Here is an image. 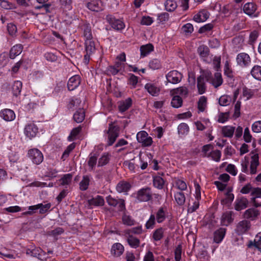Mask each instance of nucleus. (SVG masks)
<instances>
[{"mask_svg":"<svg viewBox=\"0 0 261 261\" xmlns=\"http://www.w3.org/2000/svg\"><path fill=\"white\" fill-rule=\"evenodd\" d=\"M72 178V175L70 173H68L64 175L63 177L60 179V182L61 185H69Z\"/></svg>","mask_w":261,"mask_h":261,"instance_id":"09e8293b","label":"nucleus"},{"mask_svg":"<svg viewBox=\"0 0 261 261\" xmlns=\"http://www.w3.org/2000/svg\"><path fill=\"white\" fill-rule=\"evenodd\" d=\"M248 204V199L244 197H242L240 198H237L235 202V210L239 211L247 207Z\"/></svg>","mask_w":261,"mask_h":261,"instance_id":"dca6fc26","label":"nucleus"},{"mask_svg":"<svg viewBox=\"0 0 261 261\" xmlns=\"http://www.w3.org/2000/svg\"><path fill=\"white\" fill-rule=\"evenodd\" d=\"M165 180L160 176H155L153 179V185L158 189H162L164 187Z\"/></svg>","mask_w":261,"mask_h":261,"instance_id":"2f4dec72","label":"nucleus"},{"mask_svg":"<svg viewBox=\"0 0 261 261\" xmlns=\"http://www.w3.org/2000/svg\"><path fill=\"white\" fill-rule=\"evenodd\" d=\"M85 50L86 53L92 54L95 51L94 42L92 40H85Z\"/></svg>","mask_w":261,"mask_h":261,"instance_id":"c9c22d12","label":"nucleus"},{"mask_svg":"<svg viewBox=\"0 0 261 261\" xmlns=\"http://www.w3.org/2000/svg\"><path fill=\"white\" fill-rule=\"evenodd\" d=\"M232 212L229 211L224 213L221 217V224L224 226H228L230 224L233 219L232 217Z\"/></svg>","mask_w":261,"mask_h":261,"instance_id":"4be33fe9","label":"nucleus"},{"mask_svg":"<svg viewBox=\"0 0 261 261\" xmlns=\"http://www.w3.org/2000/svg\"><path fill=\"white\" fill-rule=\"evenodd\" d=\"M259 215V212L254 208H249L246 210L244 214L245 218L250 219L251 220H254Z\"/></svg>","mask_w":261,"mask_h":261,"instance_id":"412c9836","label":"nucleus"},{"mask_svg":"<svg viewBox=\"0 0 261 261\" xmlns=\"http://www.w3.org/2000/svg\"><path fill=\"white\" fill-rule=\"evenodd\" d=\"M97 155L96 153L92 155L90 154V156L89 157V160L88 161V165L90 168L89 170L90 171L93 170L95 167V165L97 163Z\"/></svg>","mask_w":261,"mask_h":261,"instance_id":"c03bdc74","label":"nucleus"},{"mask_svg":"<svg viewBox=\"0 0 261 261\" xmlns=\"http://www.w3.org/2000/svg\"><path fill=\"white\" fill-rule=\"evenodd\" d=\"M166 77L168 82L176 84L181 81L182 75L177 70H172L166 74Z\"/></svg>","mask_w":261,"mask_h":261,"instance_id":"6e6552de","label":"nucleus"},{"mask_svg":"<svg viewBox=\"0 0 261 261\" xmlns=\"http://www.w3.org/2000/svg\"><path fill=\"white\" fill-rule=\"evenodd\" d=\"M139 201H148L152 199L151 189L148 187L139 190L136 197Z\"/></svg>","mask_w":261,"mask_h":261,"instance_id":"20e7f679","label":"nucleus"},{"mask_svg":"<svg viewBox=\"0 0 261 261\" xmlns=\"http://www.w3.org/2000/svg\"><path fill=\"white\" fill-rule=\"evenodd\" d=\"M251 74L256 80L261 81V66L255 65L251 70Z\"/></svg>","mask_w":261,"mask_h":261,"instance_id":"f704fd0d","label":"nucleus"},{"mask_svg":"<svg viewBox=\"0 0 261 261\" xmlns=\"http://www.w3.org/2000/svg\"><path fill=\"white\" fill-rule=\"evenodd\" d=\"M85 117V111L83 108H79L74 114L73 118L77 123L82 122Z\"/></svg>","mask_w":261,"mask_h":261,"instance_id":"cd10ccee","label":"nucleus"},{"mask_svg":"<svg viewBox=\"0 0 261 261\" xmlns=\"http://www.w3.org/2000/svg\"><path fill=\"white\" fill-rule=\"evenodd\" d=\"M130 188L131 185L128 182L122 180L118 183L116 190L119 193H126L130 190Z\"/></svg>","mask_w":261,"mask_h":261,"instance_id":"aec40b11","label":"nucleus"},{"mask_svg":"<svg viewBox=\"0 0 261 261\" xmlns=\"http://www.w3.org/2000/svg\"><path fill=\"white\" fill-rule=\"evenodd\" d=\"M121 63L117 62L113 66L110 67V71L114 75L117 74L121 70Z\"/></svg>","mask_w":261,"mask_h":261,"instance_id":"bf43d9fd","label":"nucleus"},{"mask_svg":"<svg viewBox=\"0 0 261 261\" xmlns=\"http://www.w3.org/2000/svg\"><path fill=\"white\" fill-rule=\"evenodd\" d=\"M132 105V100L130 98H127L124 101L120 102L118 108L119 110L121 113L125 112Z\"/></svg>","mask_w":261,"mask_h":261,"instance_id":"bb28decb","label":"nucleus"},{"mask_svg":"<svg viewBox=\"0 0 261 261\" xmlns=\"http://www.w3.org/2000/svg\"><path fill=\"white\" fill-rule=\"evenodd\" d=\"M84 30V36L86 40H92L93 36L91 32V27L90 24H84L83 27Z\"/></svg>","mask_w":261,"mask_h":261,"instance_id":"72a5a7b5","label":"nucleus"},{"mask_svg":"<svg viewBox=\"0 0 261 261\" xmlns=\"http://www.w3.org/2000/svg\"><path fill=\"white\" fill-rule=\"evenodd\" d=\"M122 221L124 224L128 226L134 225L135 223V221L130 216L126 215L122 216Z\"/></svg>","mask_w":261,"mask_h":261,"instance_id":"4d7b16f0","label":"nucleus"},{"mask_svg":"<svg viewBox=\"0 0 261 261\" xmlns=\"http://www.w3.org/2000/svg\"><path fill=\"white\" fill-rule=\"evenodd\" d=\"M88 8L95 12H99L103 10L102 3L99 0H94L87 4Z\"/></svg>","mask_w":261,"mask_h":261,"instance_id":"4468645a","label":"nucleus"},{"mask_svg":"<svg viewBox=\"0 0 261 261\" xmlns=\"http://www.w3.org/2000/svg\"><path fill=\"white\" fill-rule=\"evenodd\" d=\"M109 160L110 158L108 154H103L98 160V166H103L107 164L109 162Z\"/></svg>","mask_w":261,"mask_h":261,"instance_id":"052dcab7","label":"nucleus"},{"mask_svg":"<svg viewBox=\"0 0 261 261\" xmlns=\"http://www.w3.org/2000/svg\"><path fill=\"white\" fill-rule=\"evenodd\" d=\"M238 65L242 68L247 67L250 65L251 60L248 54L245 53L239 54L236 58Z\"/></svg>","mask_w":261,"mask_h":261,"instance_id":"423d86ee","label":"nucleus"},{"mask_svg":"<svg viewBox=\"0 0 261 261\" xmlns=\"http://www.w3.org/2000/svg\"><path fill=\"white\" fill-rule=\"evenodd\" d=\"M181 31L184 33H185L186 35H190L191 33H192V32L194 31V28H193V25L191 23H188L184 24L181 27Z\"/></svg>","mask_w":261,"mask_h":261,"instance_id":"3c124183","label":"nucleus"},{"mask_svg":"<svg viewBox=\"0 0 261 261\" xmlns=\"http://www.w3.org/2000/svg\"><path fill=\"white\" fill-rule=\"evenodd\" d=\"M42 250L40 248L33 247L32 248H28L26 253L33 257L40 258Z\"/></svg>","mask_w":261,"mask_h":261,"instance_id":"c756f323","label":"nucleus"},{"mask_svg":"<svg viewBox=\"0 0 261 261\" xmlns=\"http://www.w3.org/2000/svg\"><path fill=\"white\" fill-rule=\"evenodd\" d=\"M164 5L166 10L169 12L173 11L177 6L176 3L174 0H167Z\"/></svg>","mask_w":261,"mask_h":261,"instance_id":"a19ab883","label":"nucleus"},{"mask_svg":"<svg viewBox=\"0 0 261 261\" xmlns=\"http://www.w3.org/2000/svg\"><path fill=\"white\" fill-rule=\"evenodd\" d=\"M215 88H218L223 83V79L221 73L216 72L214 77H212L211 83Z\"/></svg>","mask_w":261,"mask_h":261,"instance_id":"a878e982","label":"nucleus"},{"mask_svg":"<svg viewBox=\"0 0 261 261\" xmlns=\"http://www.w3.org/2000/svg\"><path fill=\"white\" fill-rule=\"evenodd\" d=\"M197 89L199 94H203L206 91L205 81L203 80L202 77H197Z\"/></svg>","mask_w":261,"mask_h":261,"instance_id":"e433bc0d","label":"nucleus"},{"mask_svg":"<svg viewBox=\"0 0 261 261\" xmlns=\"http://www.w3.org/2000/svg\"><path fill=\"white\" fill-rule=\"evenodd\" d=\"M257 6L253 2L246 3L243 7L244 12L251 17H257L259 16V12H256Z\"/></svg>","mask_w":261,"mask_h":261,"instance_id":"39448f33","label":"nucleus"},{"mask_svg":"<svg viewBox=\"0 0 261 261\" xmlns=\"http://www.w3.org/2000/svg\"><path fill=\"white\" fill-rule=\"evenodd\" d=\"M234 132V127L225 126L222 128V133L224 137L231 138Z\"/></svg>","mask_w":261,"mask_h":261,"instance_id":"79ce46f5","label":"nucleus"},{"mask_svg":"<svg viewBox=\"0 0 261 261\" xmlns=\"http://www.w3.org/2000/svg\"><path fill=\"white\" fill-rule=\"evenodd\" d=\"M178 133L180 136L187 135L189 132V127L187 124L185 123H180L178 126Z\"/></svg>","mask_w":261,"mask_h":261,"instance_id":"ea45409f","label":"nucleus"},{"mask_svg":"<svg viewBox=\"0 0 261 261\" xmlns=\"http://www.w3.org/2000/svg\"><path fill=\"white\" fill-rule=\"evenodd\" d=\"M206 105V98L205 96H201L198 102V108L200 112H203Z\"/></svg>","mask_w":261,"mask_h":261,"instance_id":"864d4df0","label":"nucleus"},{"mask_svg":"<svg viewBox=\"0 0 261 261\" xmlns=\"http://www.w3.org/2000/svg\"><path fill=\"white\" fill-rule=\"evenodd\" d=\"M38 128L34 123H30L27 125L24 128V134L27 137L32 139L36 136L38 133Z\"/></svg>","mask_w":261,"mask_h":261,"instance_id":"9b49d317","label":"nucleus"},{"mask_svg":"<svg viewBox=\"0 0 261 261\" xmlns=\"http://www.w3.org/2000/svg\"><path fill=\"white\" fill-rule=\"evenodd\" d=\"M202 77L203 80L211 83L213 76L212 73L208 70L204 71L202 74L198 76Z\"/></svg>","mask_w":261,"mask_h":261,"instance_id":"6e6d98bb","label":"nucleus"},{"mask_svg":"<svg viewBox=\"0 0 261 261\" xmlns=\"http://www.w3.org/2000/svg\"><path fill=\"white\" fill-rule=\"evenodd\" d=\"M106 201L109 205L117 207L119 212H123L126 210L125 201L123 199H116L109 195L106 197Z\"/></svg>","mask_w":261,"mask_h":261,"instance_id":"f03ea898","label":"nucleus"},{"mask_svg":"<svg viewBox=\"0 0 261 261\" xmlns=\"http://www.w3.org/2000/svg\"><path fill=\"white\" fill-rule=\"evenodd\" d=\"M90 182V176L89 175H84L82 180L80 182V188L82 191H85L88 188Z\"/></svg>","mask_w":261,"mask_h":261,"instance_id":"58836bf2","label":"nucleus"},{"mask_svg":"<svg viewBox=\"0 0 261 261\" xmlns=\"http://www.w3.org/2000/svg\"><path fill=\"white\" fill-rule=\"evenodd\" d=\"M197 52L203 60L206 61V58L208 57L210 53L208 47L205 45H200L198 47Z\"/></svg>","mask_w":261,"mask_h":261,"instance_id":"b1692460","label":"nucleus"},{"mask_svg":"<svg viewBox=\"0 0 261 261\" xmlns=\"http://www.w3.org/2000/svg\"><path fill=\"white\" fill-rule=\"evenodd\" d=\"M155 224V218L153 214H151L149 220L146 222L145 227L146 229H152Z\"/></svg>","mask_w":261,"mask_h":261,"instance_id":"13d9d810","label":"nucleus"},{"mask_svg":"<svg viewBox=\"0 0 261 261\" xmlns=\"http://www.w3.org/2000/svg\"><path fill=\"white\" fill-rule=\"evenodd\" d=\"M232 189L228 188L227 191L225 193V198L222 199L221 203L222 205H228L231 203L234 199V195L231 193Z\"/></svg>","mask_w":261,"mask_h":261,"instance_id":"393cba45","label":"nucleus"},{"mask_svg":"<svg viewBox=\"0 0 261 261\" xmlns=\"http://www.w3.org/2000/svg\"><path fill=\"white\" fill-rule=\"evenodd\" d=\"M171 104L173 108H178L182 106V99L179 95L174 96L172 99Z\"/></svg>","mask_w":261,"mask_h":261,"instance_id":"37998d69","label":"nucleus"},{"mask_svg":"<svg viewBox=\"0 0 261 261\" xmlns=\"http://www.w3.org/2000/svg\"><path fill=\"white\" fill-rule=\"evenodd\" d=\"M254 246L258 249H261V232H258L255 236L254 242H250L248 247Z\"/></svg>","mask_w":261,"mask_h":261,"instance_id":"a18cd8bd","label":"nucleus"},{"mask_svg":"<svg viewBox=\"0 0 261 261\" xmlns=\"http://www.w3.org/2000/svg\"><path fill=\"white\" fill-rule=\"evenodd\" d=\"M144 88L152 96H156L159 95L160 92V88L156 85L153 83H147Z\"/></svg>","mask_w":261,"mask_h":261,"instance_id":"ddd939ff","label":"nucleus"},{"mask_svg":"<svg viewBox=\"0 0 261 261\" xmlns=\"http://www.w3.org/2000/svg\"><path fill=\"white\" fill-rule=\"evenodd\" d=\"M127 242L129 245L134 248H137L139 247L140 243V240L138 238L134 237L132 235H129L128 237Z\"/></svg>","mask_w":261,"mask_h":261,"instance_id":"4c0bfd02","label":"nucleus"},{"mask_svg":"<svg viewBox=\"0 0 261 261\" xmlns=\"http://www.w3.org/2000/svg\"><path fill=\"white\" fill-rule=\"evenodd\" d=\"M7 30L10 35L13 36L17 32V27L13 23H9L7 25Z\"/></svg>","mask_w":261,"mask_h":261,"instance_id":"0e129e2a","label":"nucleus"},{"mask_svg":"<svg viewBox=\"0 0 261 261\" xmlns=\"http://www.w3.org/2000/svg\"><path fill=\"white\" fill-rule=\"evenodd\" d=\"M81 83V77L79 75H74L68 80L67 87L69 91L76 89Z\"/></svg>","mask_w":261,"mask_h":261,"instance_id":"f8f14e48","label":"nucleus"},{"mask_svg":"<svg viewBox=\"0 0 261 261\" xmlns=\"http://www.w3.org/2000/svg\"><path fill=\"white\" fill-rule=\"evenodd\" d=\"M224 74L229 78H232L233 77L232 71L230 69L227 61L225 62L224 65Z\"/></svg>","mask_w":261,"mask_h":261,"instance_id":"69168bd1","label":"nucleus"},{"mask_svg":"<svg viewBox=\"0 0 261 261\" xmlns=\"http://www.w3.org/2000/svg\"><path fill=\"white\" fill-rule=\"evenodd\" d=\"M88 203L91 205L102 206L105 203V201L102 196L97 195L88 200Z\"/></svg>","mask_w":261,"mask_h":261,"instance_id":"c85d7f7f","label":"nucleus"},{"mask_svg":"<svg viewBox=\"0 0 261 261\" xmlns=\"http://www.w3.org/2000/svg\"><path fill=\"white\" fill-rule=\"evenodd\" d=\"M111 254L115 257L120 256L124 251V247L119 243H115L111 248Z\"/></svg>","mask_w":261,"mask_h":261,"instance_id":"a211bd4d","label":"nucleus"},{"mask_svg":"<svg viewBox=\"0 0 261 261\" xmlns=\"http://www.w3.org/2000/svg\"><path fill=\"white\" fill-rule=\"evenodd\" d=\"M82 127L81 126H79L75 128H74L71 132L70 135L68 137V140L69 141H72L74 140L76 137L79 134L80 132L81 131Z\"/></svg>","mask_w":261,"mask_h":261,"instance_id":"8fccbe9b","label":"nucleus"},{"mask_svg":"<svg viewBox=\"0 0 261 261\" xmlns=\"http://www.w3.org/2000/svg\"><path fill=\"white\" fill-rule=\"evenodd\" d=\"M0 116L5 120L10 121L14 119L15 115L14 112L10 109H4L0 113Z\"/></svg>","mask_w":261,"mask_h":261,"instance_id":"f3484780","label":"nucleus"},{"mask_svg":"<svg viewBox=\"0 0 261 261\" xmlns=\"http://www.w3.org/2000/svg\"><path fill=\"white\" fill-rule=\"evenodd\" d=\"M156 221L159 223L163 222L166 219L165 211L163 207H160L156 213Z\"/></svg>","mask_w":261,"mask_h":261,"instance_id":"de8ad7c7","label":"nucleus"},{"mask_svg":"<svg viewBox=\"0 0 261 261\" xmlns=\"http://www.w3.org/2000/svg\"><path fill=\"white\" fill-rule=\"evenodd\" d=\"M28 154L30 159L36 165H39L43 161V155L42 152L37 148L30 149Z\"/></svg>","mask_w":261,"mask_h":261,"instance_id":"7ed1b4c3","label":"nucleus"},{"mask_svg":"<svg viewBox=\"0 0 261 261\" xmlns=\"http://www.w3.org/2000/svg\"><path fill=\"white\" fill-rule=\"evenodd\" d=\"M164 230L163 228L160 227L156 229L153 233V239L154 241H159L163 237Z\"/></svg>","mask_w":261,"mask_h":261,"instance_id":"603ef678","label":"nucleus"},{"mask_svg":"<svg viewBox=\"0 0 261 261\" xmlns=\"http://www.w3.org/2000/svg\"><path fill=\"white\" fill-rule=\"evenodd\" d=\"M259 165V157L258 154H255L251 156L250 163V172L251 174L257 173V167Z\"/></svg>","mask_w":261,"mask_h":261,"instance_id":"2eb2a0df","label":"nucleus"},{"mask_svg":"<svg viewBox=\"0 0 261 261\" xmlns=\"http://www.w3.org/2000/svg\"><path fill=\"white\" fill-rule=\"evenodd\" d=\"M153 46L151 44H147L142 45L140 47L141 56L143 57H145L150 52L153 51Z\"/></svg>","mask_w":261,"mask_h":261,"instance_id":"473e14b6","label":"nucleus"},{"mask_svg":"<svg viewBox=\"0 0 261 261\" xmlns=\"http://www.w3.org/2000/svg\"><path fill=\"white\" fill-rule=\"evenodd\" d=\"M23 49V46L21 44H16L13 46L10 51L9 56L12 59H14L17 56L21 54Z\"/></svg>","mask_w":261,"mask_h":261,"instance_id":"5701e85b","label":"nucleus"},{"mask_svg":"<svg viewBox=\"0 0 261 261\" xmlns=\"http://www.w3.org/2000/svg\"><path fill=\"white\" fill-rule=\"evenodd\" d=\"M8 54L6 53H3L0 54V68L4 67L8 63Z\"/></svg>","mask_w":261,"mask_h":261,"instance_id":"e2e57ef3","label":"nucleus"},{"mask_svg":"<svg viewBox=\"0 0 261 261\" xmlns=\"http://www.w3.org/2000/svg\"><path fill=\"white\" fill-rule=\"evenodd\" d=\"M106 19L115 30H121L125 27L124 23L121 20L116 19L112 15H107Z\"/></svg>","mask_w":261,"mask_h":261,"instance_id":"0eeeda50","label":"nucleus"},{"mask_svg":"<svg viewBox=\"0 0 261 261\" xmlns=\"http://www.w3.org/2000/svg\"><path fill=\"white\" fill-rule=\"evenodd\" d=\"M173 91L174 94H178L182 96H187L188 93L187 88L184 86L175 89Z\"/></svg>","mask_w":261,"mask_h":261,"instance_id":"5fc2aeb1","label":"nucleus"},{"mask_svg":"<svg viewBox=\"0 0 261 261\" xmlns=\"http://www.w3.org/2000/svg\"><path fill=\"white\" fill-rule=\"evenodd\" d=\"M174 198L177 203L179 205L184 204L186 200V197L182 192H177L174 195Z\"/></svg>","mask_w":261,"mask_h":261,"instance_id":"49530a36","label":"nucleus"},{"mask_svg":"<svg viewBox=\"0 0 261 261\" xmlns=\"http://www.w3.org/2000/svg\"><path fill=\"white\" fill-rule=\"evenodd\" d=\"M226 233V229L221 227L214 233V241L217 243H220L223 239Z\"/></svg>","mask_w":261,"mask_h":261,"instance_id":"6ab92c4d","label":"nucleus"},{"mask_svg":"<svg viewBox=\"0 0 261 261\" xmlns=\"http://www.w3.org/2000/svg\"><path fill=\"white\" fill-rule=\"evenodd\" d=\"M38 205L39 206V213L41 214H43L47 212L51 207V204L49 203L45 204L39 203L38 204Z\"/></svg>","mask_w":261,"mask_h":261,"instance_id":"338daca9","label":"nucleus"},{"mask_svg":"<svg viewBox=\"0 0 261 261\" xmlns=\"http://www.w3.org/2000/svg\"><path fill=\"white\" fill-rule=\"evenodd\" d=\"M149 66L153 70L158 69L161 68V64L158 59H153L149 63Z\"/></svg>","mask_w":261,"mask_h":261,"instance_id":"680f3d73","label":"nucleus"},{"mask_svg":"<svg viewBox=\"0 0 261 261\" xmlns=\"http://www.w3.org/2000/svg\"><path fill=\"white\" fill-rule=\"evenodd\" d=\"M251 223L246 220H242L238 223L236 228V232L241 235L247 232L250 228Z\"/></svg>","mask_w":261,"mask_h":261,"instance_id":"9d476101","label":"nucleus"},{"mask_svg":"<svg viewBox=\"0 0 261 261\" xmlns=\"http://www.w3.org/2000/svg\"><path fill=\"white\" fill-rule=\"evenodd\" d=\"M120 128L117 125H115L112 122L109 124V129L107 130L108 135V144L111 146L115 142L119 136Z\"/></svg>","mask_w":261,"mask_h":261,"instance_id":"f257e3e1","label":"nucleus"},{"mask_svg":"<svg viewBox=\"0 0 261 261\" xmlns=\"http://www.w3.org/2000/svg\"><path fill=\"white\" fill-rule=\"evenodd\" d=\"M22 86V84L20 81H16L14 82L12 87L13 95L17 96L20 94Z\"/></svg>","mask_w":261,"mask_h":261,"instance_id":"7c9ffc66","label":"nucleus"},{"mask_svg":"<svg viewBox=\"0 0 261 261\" xmlns=\"http://www.w3.org/2000/svg\"><path fill=\"white\" fill-rule=\"evenodd\" d=\"M252 129L254 133L261 132V120L254 122L252 125Z\"/></svg>","mask_w":261,"mask_h":261,"instance_id":"774afa93","label":"nucleus"},{"mask_svg":"<svg viewBox=\"0 0 261 261\" xmlns=\"http://www.w3.org/2000/svg\"><path fill=\"white\" fill-rule=\"evenodd\" d=\"M251 201L255 207H257L261 206V188H254L251 193Z\"/></svg>","mask_w":261,"mask_h":261,"instance_id":"1a4fd4ad","label":"nucleus"}]
</instances>
